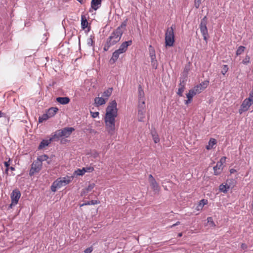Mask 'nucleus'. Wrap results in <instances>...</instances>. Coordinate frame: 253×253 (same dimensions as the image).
Listing matches in <instances>:
<instances>
[{"label": "nucleus", "mask_w": 253, "mask_h": 253, "mask_svg": "<svg viewBox=\"0 0 253 253\" xmlns=\"http://www.w3.org/2000/svg\"><path fill=\"white\" fill-rule=\"evenodd\" d=\"M149 55L150 57L155 58L156 57L155 51L154 48L152 47L151 45L149 46Z\"/></svg>", "instance_id": "2f4dec72"}, {"label": "nucleus", "mask_w": 253, "mask_h": 253, "mask_svg": "<svg viewBox=\"0 0 253 253\" xmlns=\"http://www.w3.org/2000/svg\"><path fill=\"white\" fill-rule=\"evenodd\" d=\"M121 37V32H119V29L114 30L107 39L103 50L105 51H108L111 46H113L120 41Z\"/></svg>", "instance_id": "f03ea898"}, {"label": "nucleus", "mask_w": 253, "mask_h": 253, "mask_svg": "<svg viewBox=\"0 0 253 253\" xmlns=\"http://www.w3.org/2000/svg\"><path fill=\"white\" fill-rule=\"evenodd\" d=\"M93 251V248L92 247H90L87 248L84 251V253H91Z\"/></svg>", "instance_id": "3c124183"}, {"label": "nucleus", "mask_w": 253, "mask_h": 253, "mask_svg": "<svg viewBox=\"0 0 253 253\" xmlns=\"http://www.w3.org/2000/svg\"><path fill=\"white\" fill-rule=\"evenodd\" d=\"M85 173V170L83 168L82 169H78L74 172V174L77 175H83Z\"/></svg>", "instance_id": "72a5a7b5"}, {"label": "nucleus", "mask_w": 253, "mask_h": 253, "mask_svg": "<svg viewBox=\"0 0 253 253\" xmlns=\"http://www.w3.org/2000/svg\"><path fill=\"white\" fill-rule=\"evenodd\" d=\"M250 58L249 56H246V57L245 58V59L242 61V63L246 65L250 63Z\"/></svg>", "instance_id": "a18cd8bd"}, {"label": "nucleus", "mask_w": 253, "mask_h": 253, "mask_svg": "<svg viewBox=\"0 0 253 253\" xmlns=\"http://www.w3.org/2000/svg\"><path fill=\"white\" fill-rule=\"evenodd\" d=\"M99 203V202L96 200H91L90 201H87V202L83 204L82 205H81V206L83 207V206H85V205H94L95 204H97Z\"/></svg>", "instance_id": "473e14b6"}, {"label": "nucleus", "mask_w": 253, "mask_h": 253, "mask_svg": "<svg viewBox=\"0 0 253 253\" xmlns=\"http://www.w3.org/2000/svg\"><path fill=\"white\" fill-rule=\"evenodd\" d=\"M60 130L62 137H68L75 129L72 127H67Z\"/></svg>", "instance_id": "1a4fd4ad"}, {"label": "nucleus", "mask_w": 253, "mask_h": 253, "mask_svg": "<svg viewBox=\"0 0 253 253\" xmlns=\"http://www.w3.org/2000/svg\"><path fill=\"white\" fill-rule=\"evenodd\" d=\"M209 81H205L203 82H202L201 84H198L199 86H200L201 88H202V89L204 90L205 88H206L208 84H209Z\"/></svg>", "instance_id": "58836bf2"}, {"label": "nucleus", "mask_w": 253, "mask_h": 253, "mask_svg": "<svg viewBox=\"0 0 253 253\" xmlns=\"http://www.w3.org/2000/svg\"><path fill=\"white\" fill-rule=\"evenodd\" d=\"M245 49V47L242 45L240 46L237 49L236 51V55L237 56L241 55L243 52H244Z\"/></svg>", "instance_id": "c9c22d12"}, {"label": "nucleus", "mask_w": 253, "mask_h": 253, "mask_svg": "<svg viewBox=\"0 0 253 253\" xmlns=\"http://www.w3.org/2000/svg\"><path fill=\"white\" fill-rule=\"evenodd\" d=\"M101 4V0H92L91 2V6L93 9L96 10L100 7Z\"/></svg>", "instance_id": "dca6fc26"}, {"label": "nucleus", "mask_w": 253, "mask_h": 253, "mask_svg": "<svg viewBox=\"0 0 253 253\" xmlns=\"http://www.w3.org/2000/svg\"><path fill=\"white\" fill-rule=\"evenodd\" d=\"M88 22L85 17L82 15L81 17V26L83 29H84L87 27Z\"/></svg>", "instance_id": "bb28decb"}, {"label": "nucleus", "mask_w": 253, "mask_h": 253, "mask_svg": "<svg viewBox=\"0 0 253 253\" xmlns=\"http://www.w3.org/2000/svg\"><path fill=\"white\" fill-rule=\"evenodd\" d=\"M145 116V110H138V119L140 122L144 121Z\"/></svg>", "instance_id": "a878e982"}, {"label": "nucleus", "mask_w": 253, "mask_h": 253, "mask_svg": "<svg viewBox=\"0 0 253 253\" xmlns=\"http://www.w3.org/2000/svg\"><path fill=\"white\" fill-rule=\"evenodd\" d=\"M201 0H195L194 5L196 8H198L200 5Z\"/></svg>", "instance_id": "de8ad7c7"}, {"label": "nucleus", "mask_w": 253, "mask_h": 253, "mask_svg": "<svg viewBox=\"0 0 253 253\" xmlns=\"http://www.w3.org/2000/svg\"><path fill=\"white\" fill-rule=\"evenodd\" d=\"M208 204V200L206 199H202L199 202L198 205L196 207V210L197 211L202 210L203 207Z\"/></svg>", "instance_id": "4be33fe9"}, {"label": "nucleus", "mask_w": 253, "mask_h": 253, "mask_svg": "<svg viewBox=\"0 0 253 253\" xmlns=\"http://www.w3.org/2000/svg\"><path fill=\"white\" fill-rule=\"evenodd\" d=\"M121 54H122L120 51H119L118 49L116 50L112 54V56L110 60V62L111 64H113L116 62L118 60L119 56Z\"/></svg>", "instance_id": "4468645a"}, {"label": "nucleus", "mask_w": 253, "mask_h": 253, "mask_svg": "<svg viewBox=\"0 0 253 253\" xmlns=\"http://www.w3.org/2000/svg\"><path fill=\"white\" fill-rule=\"evenodd\" d=\"M56 100L62 105H66L69 103L70 99L68 97H58Z\"/></svg>", "instance_id": "2eb2a0df"}, {"label": "nucleus", "mask_w": 253, "mask_h": 253, "mask_svg": "<svg viewBox=\"0 0 253 253\" xmlns=\"http://www.w3.org/2000/svg\"><path fill=\"white\" fill-rule=\"evenodd\" d=\"M219 190L223 193H226L229 189L230 187L227 184L224 185L223 184L219 186Z\"/></svg>", "instance_id": "c756f323"}, {"label": "nucleus", "mask_w": 253, "mask_h": 253, "mask_svg": "<svg viewBox=\"0 0 253 253\" xmlns=\"http://www.w3.org/2000/svg\"><path fill=\"white\" fill-rule=\"evenodd\" d=\"M117 104L115 100L111 101L106 109L104 117L106 129L108 132L113 135L115 130V118L118 116Z\"/></svg>", "instance_id": "f257e3e1"}, {"label": "nucleus", "mask_w": 253, "mask_h": 253, "mask_svg": "<svg viewBox=\"0 0 253 253\" xmlns=\"http://www.w3.org/2000/svg\"><path fill=\"white\" fill-rule=\"evenodd\" d=\"M9 169H10V170H15V168L14 167H11L9 168Z\"/></svg>", "instance_id": "bf43d9fd"}, {"label": "nucleus", "mask_w": 253, "mask_h": 253, "mask_svg": "<svg viewBox=\"0 0 253 253\" xmlns=\"http://www.w3.org/2000/svg\"><path fill=\"white\" fill-rule=\"evenodd\" d=\"M241 248L243 250H246L247 249V245L243 243L241 245Z\"/></svg>", "instance_id": "864d4df0"}, {"label": "nucleus", "mask_w": 253, "mask_h": 253, "mask_svg": "<svg viewBox=\"0 0 253 253\" xmlns=\"http://www.w3.org/2000/svg\"><path fill=\"white\" fill-rule=\"evenodd\" d=\"M9 161L10 160H9L7 162H4V165L5 166L6 168L9 169V165H10Z\"/></svg>", "instance_id": "603ef678"}, {"label": "nucleus", "mask_w": 253, "mask_h": 253, "mask_svg": "<svg viewBox=\"0 0 253 253\" xmlns=\"http://www.w3.org/2000/svg\"><path fill=\"white\" fill-rule=\"evenodd\" d=\"M234 170H234V169H231V170H230V172H231V173H233V171H234Z\"/></svg>", "instance_id": "e2e57ef3"}, {"label": "nucleus", "mask_w": 253, "mask_h": 253, "mask_svg": "<svg viewBox=\"0 0 253 253\" xmlns=\"http://www.w3.org/2000/svg\"><path fill=\"white\" fill-rule=\"evenodd\" d=\"M84 168V170H85V172H90L94 170V168L92 167H87Z\"/></svg>", "instance_id": "c03bdc74"}, {"label": "nucleus", "mask_w": 253, "mask_h": 253, "mask_svg": "<svg viewBox=\"0 0 253 253\" xmlns=\"http://www.w3.org/2000/svg\"><path fill=\"white\" fill-rule=\"evenodd\" d=\"M246 99L251 102V103L253 104V92H250L249 97Z\"/></svg>", "instance_id": "49530a36"}, {"label": "nucleus", "mask_w": 253, "mask_h": 253, "mask_svg": "<svg viewBox=\"0 0 253 253\" xmlns=\"http://www.w3.org/2000/svg\"><path fill=\"white\" fill-rule=\"evenodd\" d=\"M253 104L251 103L249 100H248L246 98L243 101L240 108L239 109V113L241 115L243 113L247 111L250 106Z\"/></svg>", "instance_id": "0eeeda50"}, {"label": "nucleus", "mask_w": 253, "mask_h": 253, "mask_svg": "<svg viewBox=\"0 0 253 253\" xmlns=\"http://www.w3.org/2000/svg\"><path fill=\"white\" fill-rule=\"evenodd\" d=\"M203 36V38H204V40L207 42V38H208V34H206V35H202Z\"/></svg>", "instance_id": "4d7b16f0"}, {"label": "nucleus", "mask_w": 253, "mask_h": 253, "mask_svg": "<svg viewBox=\"0 0 253 253\" xmlns=\"http://www.w3.org/2000/svg\"><path fill=\"white\" fill-rule=\"evenodd\" d=\"M58 111V109L57 107H51L47 110L46 112L48 115L49 118H51L55 116L57 111Z\"/></svg>", "instance_id": "a211bd4d"}, {"label": "nucleus", "mask_w": 253, "mask_h": 253, "mask_svg": "<svg viewBox=\"0 0 253 253\" xmlns=\"http://www.w3.org/2000/svg\"><path fill=\"white\" fill-rule=\"evenodd\" d=\"M48 157L46 155H42L38 157V160L42 162L47 160Z\"/></svg>", "instance_id": "4c0bfd02"}, {"label": "nucleus", "mask_w": 253, "mask_h": 253, "mask_svg": "<svg viewBox=\"0 0 253 253\" xmlns=\"http://www.w3.org/2000/svg\"><path fill=\"white\" fill-rule=\"evenodd\" d=\"M185 81L184 80H180V83L179 84V88L177 92V95L180 96H182L183 95V92L185 89Z\"/></svg>", "instance_id": "ddd939ff"}, {"label": "nucleus", "mask_w": 253, "mask_h": 253, "mask_svg": "<svg viewBox=\"0 0 253 253\" xmlns=\"http://www.w3.org/2000/svg\"><path fill=\"white\" fill-rule=\"evenodd\" d=\"M152 133L153 139L154 142L155 143H157L160 141V139L158 136V135L156 133H153V132Z\"/></svg>", "instance_id": "79ce46f5"}, {"label": "nucleus", "mask_w": 253, "mask_h": 253, "mask_svg": "<svg viewBox=\"0 0 253 253\" xmlns=\"http://www.w3.org/2000/svg\"><path fill=\"white\" fill-rule=\"evenodd\" d=\"M182 236V233H178V237H181Z\"/></svg>", "instance_id": "680f3d73"}, {"label": "nucleus", "mask_w": 253, "mask_h": 253, "mask_svg": "<svg viewBox=\"0 0 253 253\" xmlns=\"http://www.w3.org/2000/svg\"><path fill=\"white\" fill-rule=\"evenodd\" d=\"M207 24V16H205L201 19L200 25V31H201L202 35H206V34H208V33Z\"/></svg>", "instance_id": "6e6552de"}, {"label": "nucleus", "mask_w": 253, "mask_h": 253, "mask_svg": "<svg viewBox=\"0 0 253 253\" xmlns=\"http://www.w3.org/2000/svg\"><path fill=\"white\" fill-rule=\"evenodd\" d=\"M8 169H9L6 168L5 170V173H6L7 174H8Z\"/></svg>", "instance_id": "052dcab7"}, {"label": "nucleus", "mask_w": 253, "mask_h": 253, "mask_svg": "<svg viewBox=\"0 0 253 253\" xmlns=\"http://www.w3.org/2000/svg\"><path fill=\"white\" fill-rule=\"evenodd\" d=\"M138 110H145V100H138Z\"/></svg>", "instance_id": "cd10ccee"}, {"label": "nucleus", "mask_w": 253, "mask_h": 253, "mask_svg": "<svg viewBox=\"0 0 253 253\" xmlns=\"http://www.w3.org/2000/svg\"><path fill=\"white\" fill-rule=\"evenodd\" d=\"M41 167L40 165L33 163L31 169L29 171V175L30 176L33 175L35 173L39 172L41 170Z\"/></svg>", "instance_id": "9b49d317"}, {"label": "nucleus", "mask_w": 253, "mask_h": 253, "mask_svg": "<svg viewBox=\"0 0 253 253\" xmlns=\"http://www.w3.org/2000/svg\"><path fill=\"white\" fill-rule=\"evenodd\" d=\"M49 118H50L48 117V115H47V113L46 112L45 114H43L42 116L39 117V122L40 123H41L43 122V121L48 120Z\"/></svg>", "instance_id": "7c9ffc66"}, {"label": "nucleus", "mask_w": 253, "mask_h": 253, "mask_svg": "<svg viewBox=\"0 0 253 253\" xmlns=\"http://www.w3.org/2000/svg\"><path fill=\"white\" fill-rule=\"evenodd\" d=\"M87 44L89 46H93V41L91 36L87 39Z\"/></svg>", "instance_id": "37998d69"}, {"label": "nucleus", "mask_w": 253, "mask_h": 253, "mask_svg": "<svg viewBox=\"0 0 253 253\" xmlns=\"http://www.w3.org/2000/svg\"><path fill=\"white\" fill-rule=\"evenodd\" d=\"M127 20V19H126V20H125L122 23L121 25L116 29H119V32H121L122 36L124 32L122 29H125L126 28V26Z\"/></svg>", "instance_id": "c85d7f7f"}, {"label": "nucleus", "mask_w": 253, "mask_h": 253, "mask_svg": "<svg viewBox=\"0 0 253 253\" xmlns=\"http://www.w3.org/2000/svg\"><path fill=\"white\" fill-rule=\"evenodd\" d=\"M213 169L214 175H217L220 173L222 169V166L217 162L216 166H215Z\"/></svg>", "instance_id": "6ab92c4d"}, {"label": "nucleus", "mask_w": 253, "mask_h": 253, "mask_svg": "<svg viewBox=\"0 0 253 253\" xmlns=\"http://www.w3.org/2000/svg\"><path fill=\"white\" fill-rule=\"evenodd\" d=\"M90 113L91 114V116L93 118H95L99 116V112H90Z\"/></svg>", "instance_id": "09e8293b"}, {"label": "nucleus", "mask_w": 253, "mask_h": 253, "mask_svg": "<svg viewBox=\"0 0 253 253\" xmlns=\"http://www.w3.org/2000/svg\"><path fill=\"white\" fill-rule=\"evenodd\" d=\"M62 137L60 130H56L53 135H52L51 137L50 138V139L51 141H57L60 138Z\"/></svg>", "instance_id": "f3484780"}, {"label": "nucleus", "mask_w": 253, "mask_h": 253, "mask_svg": "<svg viewBox=\"0 0 253 253\" xmlns=\"http://www.w3.org/2000/svg\"><path fill=\"white\" fill-rule=\"evenodd\" d=\"M112 88H109L102 93V96L107 100L112 92Z\"/></svg>", "instance_id": "5701e85b"}, {"label": "nucleus", "mask_w": 253, "mask_h": 253, "mask_svg": "<svg viewBox=\"0 0 253 253\" xmlns=\"http://www.w3.org/2000/svg\"><path fill=\"white\" fill-rule=\"evenodd\" d=\"M106 100L103 97H96L94 99V102L97 106H101L105 104Z\"/></svg>", "instance_id": "aec40b11"}, {"label": "nucleus", "mask_w": 253, "mask_h": 253, "mask_svg": "<svg viewBox=\"0 0 253 253\" xmlns=\"http://www.w3.org/2000/svg\"><path fill=\"white\" fill-rule=\"evenodd\" d=\"M195 92H194L193 90L192 89L189 90V92L186 94V97L187 98L192 99V98L194 95H195Z\"/></svg>", "instance_id": "ea45409f"}, {"label": "nucleus", "mask_w": 253, "mask_h": 253, "mask_svg": "<svg viewBox=\"0 0 253 253\" xmlns=\"http://www.w3.org/2000/svg\"><path fill=\"white\" fill-rule=\"evenodd\" d=\"M148 180L153 191L155 193L159 192L160 190V187L152 174L149 175Z\"/></svg>", "instance_id": "423d86ee"}, {"label": "nucleus", "mask_w": 253, "mask_h": 253, "mask_svg": "<svg viewBox=\"0 0 253 253\" xmlns=\"http://www.w3.org/2000/svg\"><path fill=\"white\" fill-rule=\"evenodd\" d=\"M226 157H222V158H221V159H220V161H218V162L222 166H223V164L226 161Z\"/></svg>", "instance_id": "8fccbe9b"}, {"label": "nucleus", "mask_w": 253, "mask_h": 253, "mask_svg": "<svg viewBox=\"0 0 253 253\" xmlns=\"http://www.w3.org/2000/svg\"><path fill=\"white\" fill-rule=\"evenodd\" d=\"M2 113L0 111V118L2 117Z\"/></svg>", "instance_id": "0e129e2a"}, {"label": "nucleus", "mask_w": 253, "mask_h": 253, "mask_svg": "<svg viewBox=\"0 0 253 253\" xmlns=\"http://www.w3.org/2000/svg\"><path fill=\"white\" fill-rule=\"evenodd\" d=\"M20 196L21 193L18 189H14L12 191L10 196L11 203L9 205L10 208H11L13 206H15L17 204Z\"/></svg>", "instance_id": "39448f33"}, {"label": "nucleus", "mask_w": 253, "mask_h": 253, "mask_svg": "<svg viewBox=\"0 0 253 253\" xmlns=\"http://www.w3.org/2000/svg\"><path fill=\"white\" fill-rule=\"evenodd\" d=\"M192 100L189 98H187V100H185V104L188 105L191 102Z\"/></svg>", "instance_id": "6e6d98bb"}, {"label": "nucleus", "mask_w": 253, "mask_h": 253, "mask_svg": "<svg viewBox=\"0 0 253 253\" xmlns=\"http://www.w3.org/2000/svg\"><path fill=\"white\" fill-rule=\"evenodd\" d=\"M180 224V222L179 221H177L176 223L173 224L171 227H173V226H175L176 225H179Z\"/></svg>", "instance_id": "13d9d810"}, {"label": "nucleus", "mask_w": 253, "mask_h": 253, "mask_svg": "<svg viewBox=\"0 0 253 253\" xmlns=\"http://www.w3.org/2000/svg\"><path fill=\"white\" fill-rule=\"evenodd\" d=\"M191 89L192 90H193L194 92H195L196 94L200 93L203 90L202 88H201L200 86L199 85L195 86Z\"/></svg>", "instance_id": "e433bc0d"}, {"label": "nucleus", "mask_w": 253, "mask_h": 253, "mask_svg": "<svg viewBox=\"0 0 253 253\" xmlns=\"http://www.w3.org/2000/svg\"><path fill=\"white\" fill-rule=\"evenodd\" d=\"M207 220H208V222H211V224H214V223H213V221H212V218L211 217H208Z\"/></svg>", "instance_id": "5fc2aeb1"}, {"label": "nucleus", "mask_w": 253, "mask_h": 253, "mask_svg": "<svg viewBox=\"0 0 253 253\" xmlns=\"http://www.w3.org/2000/svg\"><path fill=\"white\" fill-rule=\"evenodd\" d=\"M216 144V140L214 138H211L206 147V149L208 150L212 149L214 146Z\"/></svg>", "instance_id": "412c9836"}, {"label": "nucleus", "mask_w": 253, "mask_h": 253, "mask_svg": "<svg viewBox=\"0 0 253 253\" xmlns=\"http://www.w3.org/2000/svg\"><path fill=\"white\" fill-rule=\"evenodd\" d=\"M229 69L228 66L227 65H223L222 66V69L221 71V74L223 75H225V74L227 72L228 70Z\"/></svg>", "instance_id": "a19ab883"}, {"label": "nucleus", "mask_w": 253, "mask_h": 253, "mask_svg": "<svg viewBox=\"0 0 253 253\" xmlns=\"http://www.w3.org/2000/svg\"><path fill=\"white\" fill-rule=\"evenodd\" d=\"M49 163H50V162H49V161H48V162H47V163H48V164H49Z\"/></svg>", "instance_id": "69168bd1"}, {"label": "nucleus", "mask_w": 253, "mask_h": 253, "mask_svg": "<svg viewBox=\"0 0 253 253\" xmlns=\"http://www.w3.org/2000/svg\"><path fill=\"white\" fill-rule=\"evenodd\" d=\"M95 186V184L93 183L89 184V185L84 189L81 193L82 196H85L89 192L91 191Z\"/></svg>", "instance_id": "f8f14e48"}, {"label": "nucleus", "mask_w": 253, "mask_h": 253, "mask_svg": "<svg viewBox=\"0 0 253 253\" xmlns=\"http://www.w3.org/2000/svg\"><path fill=\"white\" fill-rule=\"evenodd\" d=\"M72 179V177H64L57 178L51 186V191L53 192L56 191L57 189L69 184Z\"/></svg>", "instance_id": "7ed1b4c3"}, {"label": "nucleus", "mask_w": 253, "mask_h": 253, "mask_svg": "<svg viewBox=\"0 0 253 253\" xmlns=\"http://www.w3.org/2000/svg\"><path fill=\"white\" fill-rule=\"evenodd\" d=\"M138 100H145L144 93L142 87L139 85L138 87Z\"/></svg>", "instance_id": "b1692460"}, {"label": "nucleus", "mask_w": 253, "mask_h": 253, "mask_svg": "<svg viewBox=\"0 0 253 253\" xmlns=\"http://www.w3.org/2000/svg\"><path fill=\"white\" fill-rule=\"evenodd\" d=\"M151 62L153 68L156 69L158 67V62L156 60V58L151 57Z\"/></svg>", "instance_id": "f704fd0d"}, {"label": "nucleus", "mask_w": 253, "mask_h": 253, "mask_svg": "<svg viewBox=\"0 0 253 253\" xmlns=\"http://www.w3.org/2000/svg\"><path fill=\"white\" fill-rule=\"evenodd\" d=\"M51 142L50 138L47 140H42L39 145V149H41L44 148L45 146L48 145V144Z\"/></svg>", "instance_id": "393cba45"}, {"label": "nucleus", "mask_w": 253, "mask_h": 253, "mask_svg": "<svg viewBox=\"0 0 253 253\" xmlns=\"http://www.w3.org/2000/svg\"><path fill=\"white\" fill-rule=\"evenodd\" d=\"M132 44V41L129 40L128 41H126L123 42L121 45L120 46L119 49H118L119 51H120L122 53H125L129 45H130Z\"/></svg>", "instance_id": "9d476101"}, {"label": "nucleus", "mask_w": 253, "mask_h": 253, "mask_svg": "<svg viewBox=\"0 0 253 253\" xmlns=\"http://www.w3.org/2000/svg\"><path fill=\"white\" fill-rule=\"evenodd\" d=\"M166 46H172L174 42V34L173 26L169 27L165 33Z\"/></svg>", "instance_id": "20e7f679"}]
</instances>
